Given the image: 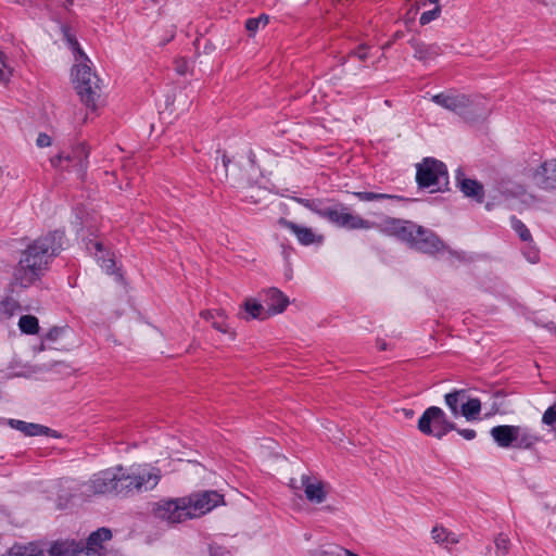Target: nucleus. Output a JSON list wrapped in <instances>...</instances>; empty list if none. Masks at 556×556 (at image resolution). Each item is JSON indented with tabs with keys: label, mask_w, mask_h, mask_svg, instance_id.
Here are the masks:
<instances>
[{
	"label": "nucleus",
	"mask_w": 556,
	"mask_h": 556,
	"mask_svg": "<svg viewBox=\"0 0 556 556\" xmlns=\"http://www.w3.org/2000/svg\"><path fill=\"white\" fill-rule=\"evenodd\" d=\"M64 37L67 41V43L71 46V48L79 54V56L84 60H87L86 54L81 51L78 41L76 38L70 34L68 29L66 27L62 28Z\"/></svg>",
	"instance_id": "58836bf2"
},
{
	"label": "nucleus",
	"mask_w": 556,
	"mask_h": 556,
	"mask_svg": "<svg viewBox=\"0 0 556 556\" xmlns=\"http://www.w3.org/2000/svg\"><path fill=\"white\" fill-rule=\"evenodd\" d=\"M268 15L261 14L258 17L247 20L245 28L251 35H254L261 27H265L268 24Z\"/></svg>",
	"instance_id": "2f4dec72"
},
{
	"label": "nucleus",
	"mask_w": 556,
	"mask_h": 556,
	"mask_svg": "<svg viewBox=\"0 0 556 556\" xmlns=\"http://www.w3.org/2000/svg\"><path fill=\"white\" fill-rule=\"evenodd\" d=\"M222 160H223V166H224V168L226 169V168H227V164H228L229 160L226 157V155H223Z\"/></svg>",
	"instance_id": "5fc2aeb1"
},
{
	"label": "nucleus",
	"mask_w": 556,
	"mask_h": 556,
	"mask_svg": "<svg viewBox=\"0 0 556 556\" xmlns=\"http://www.w3.org/2000/svg\"><path fill=\"white\" fill-rule=\"evenodd\" d=\"M9 556H51L35 544L14 545L9 551Z\"/></svg>",
	"instance_id": "a878e982"
},
{
	"label": "nucleus",
	"mask_w": 556,
	"mask_h": 556,
	"mask_svg": "<svg viewBox=\"0 0 556 556\" xmlns=\"http://www.w3.org/2000/svg\"><path fill=\"white\" fill-rule=\"evenodd\" d=\"M420 231H416L409 244L424 253L433 254L443 249L442 241L430 230L417 226Z\"/></svg>",
	"instance_id": "2eb2a0df"
},
{
	"label": "nucleus",
	"mask_w": 556,
	"mask_h": 556,
	"mask_svg": "<svg viewBox=\"0 0 556 556\" xmlns=\"http://www.w3.org/2000/svg\"><path fill=\"white\" fill-rule=\"evenodd\" d=\"M121 471L117 466L101 470L91 476V478L83 484L81 493L85 495H101L113 493L119 494Z\"/></svg>",
	"instance_id": "1a4fd4ad"
},
{
	"label": "nucleus",
	"mask_w": 556,
	"mask_h": 556,
	"mask_svg": "<svg viewBox=\"0 0 556 556\" xmlns=\"http://www.w3.org/2000/svg\"><path fill=\"white\" fill-rule=\"evenodd\" d=\"M214 314H215V316H218V317H220L223 319L226 318V314H225V312L223 309L216 311V313H214Z\"/></svg>",
	"instance_id": "864d4df0"
},
{
	"label": "nucleus",
	"mask_w": 556,
	"mask_h": 556,
	"mask_svg": "<svg viewBox=\"0 0 556 556\" xmlns=\"http://www.w3.org/2000/svg\"><path fill=\"white\" fill-rule=\"evenodd\" d=\"M279 224L289 229L294 233L298 241L303 245H309L315 242L320 243L323 241V236L316 235L312 228L300 226L293 222L287 220L285 218L279 219Z\"/></svg>",
	"instance_id": "6ab92c4d"
},
{
	"label": "nucleus",
	"mask_w": 556,
	"mask_h": 556,
	"mask_svg": "<svg viewBox=\"0 0 556 556\" xmlns=\"http://www.w3.org/2000/svg\"><path fill=\"white\" fill-rule=\"evenodd\" d=\"M528 260L531 262V263H535L538 261V253L535 251L529 253L528 255Z\"/></svg>",
	"instance_id": "603ef678"
},
{
	"label": "nucleus",
	"mask_w": 556,
	"mask_h": 556,
	"mask_svg": "<svg viewBox=\"0 0 556 556\" xmlns=\"http://www.w3.org/2000/svg\"><path fill=\"white\" fill-rule=\"evenodd\" d=\"M495 544V555L496 556H507L509 552L510 541L507 536L500 534L494 540Z\"/></svg>",
	"instance_id": "72a5a7b5"
},
{
	"label": "nucleus",
	"mask_w": 556,
	"mask_h": 556,
	"mask_svg": "<svg viewBox=\"0 0 556 556\" xmlns=\"http://www.w3.org/2000/svg\"><path fill=\"white\" fill-rule=\"evenodd\" d=\"M402 413H403V415H404L406 418H408V419L413 418V417H414V415H415L414 410H413V409H410V408H403V409H402Z\"/></svg>",
	"instance_id": "3c124183"
},
{
	"label": "nucleus",
	"mask_w": 556,
	"mask_h": 556,
	"mask_svg": "<svg viewBox=\"0 0 556 556\" xmlns=\"http://www.w3.org/2000/svg\"><path fill=\"white\" fill-rule=\"evenodd\" d=\"M112 533L106 528H100L92 532L85 544L75 541L56 543L51 552L63 556H103L105 547L103 543L110 541Z\"/></svg>",
	"instance_id": "39448f33"
},
{
	"label": "nucleus",
	"mask_w": 556,
	"mask_h": 556,
	"mask_svg": "<svg viewBox=\"0 0 556 556\" xmlns=\"http://www.w3.org/2000/svg\"><path fill=\"white\" fill-rule=\"evenodd\" d=\"M431 101L470 121L485 117L489 114V110L482 108L480 101L457 91H446L434 94Z\"/></svg>",
	"instance_id": "20e7f679"
},
{
	"label": "nucleus",
	"mask_w": 556,
	"mask_h": 556,
	"mask_svg": "<svg viewBox=\"0 0 556 556\" xmlns=\"http://www.w3.org/2000/svg\"><path fill=\"white\" fill-rule=\"evenodd\" d=\"M542 424L553 430L556 428V402L544 412Z\"/></svg>",
	"instance_id": "c9c22d12"
},
{
	"label": "nucleus",
	"mask_w": 556,
	"mask_h": 556,
	"mask_svg": "<svg viewBox=\"0 0 556 556\" xmlns=\"http://www.w3.org/2000/svg\"><path fill=\"white\" fill-rule=\"evenodd\" d=\"M261 294L270 317L283 313L289 305L288 296L275 287L263 290Z\"/></svg>",
	"instance_id": "f3484780"
},
{
	"label": "nucleus",
	"mask_w": 556,
	"mask_h": 556,
	"mask_svg": "<svg viewBox=\"0 0 556 556\" xmlns=\"http://www.w3.org/2000/svg\"><path fill=\"white\" fill-rule=\"evenodd\" d=\"M416 168V181L419 188L429 189L431 193L442 192L447 188V168L441 161L425 157Z\"/></svg>",
	"instance_id": "423d86ee"
},
{
	"label": "nucleus",
	"mask_w": 556,
	"mask_h": 556,
	"mask_svg": "<svg viewBox=\"0 0 556 556\" xmlns=\"http://www.w3.org/2000/svg\"><path fill=\"white\" fill-rule=\"evenodd\" d=\"M375 227L379 228L381 232L394 236L407 243L413 240L416 231H420L416 224L392 217L384 218L379 225L375 224Z\"/></svg>",
	"instance_id": "4468645a"
},
{
	"label": "nucleus",
	"mask_w": 556,
	"mask_h": 556,
	"mask_svg": "<svg viewBox=\"0 0 556 556\" xmlns=\"http://www.w3.org/2000/svg\"><path fill=\"white\" fill-rule=\"evenodd\" d=\"M417 428L422 434L442 439L446 433L455 430L456 426L447 419L442 408L430 406L420 416Z\"/></svg>",
	"instance_id": "6e6552de"
},
{
	"label": "nucleus",
	"mask_w": 556,
	"mask_h": 556,
	"mask_svg": "<svg viewBox=\"0 0 556 556\" xmlns=\"http://www.w3.org/2000/svg\"><path fill=\"white\" fill-rule=\"evenodd\" d=\"M212 327H213L214 329H216L217 331H219V332L228 333L232 340H233V339H235V337H236L235 331L229 330V328H228V326L226 325V323H225V321H217V320H213V321H212Z\"/></svg>",
	"instance_id": "37998d69"
},
{
	"label": "nucleus",
	"mask_w": 556,
	"mask_h": 556,
	"mask_svg": "<svg viewBox=\"0 0 556 556\" xmlns=\"http://www.w3.org/2000/svg\"><path fill=\"white\" fill-rule=\"evenodd\" d=\"M187 503L186 496L161 500L153 505L152 513L156 519L167 523H180L191 519Z\"/></svg>",
	"instance_id": "9d476101"
},
{
	"label": "nucleus",
	"mask_w": 556,
	"mask_h": 556,
	"mask_svg": "<svg viewBox=\"0 0 556 556\" xmlns=\"http://www.w3.org/2000/svg\"><path fill=\"white\" fill-rule=\"evenodd\" d=\"M456 182L462 192L466 197L472 198L479 203L483 201V186L479 181L475 179L465 178L464 174L460 170H458L456 174Z\"/></svg>",
	"instance_id": "412c9836"
},
{
	"label": "nucleus",
	"mask_w": 556,
	"mask_h": 556,
	"mask_svg": "<svg viewBox=\"0 0 556 556\" xmlns=\"http://www.w3.org/2000/svg\"><path fill=\"white\" fill-rule=\"evenodd\" d=\"M89 151L85 144H78L72 152H60L50 159V163L54 168L62 170H75L78 175H83L87 167V159Z\"/></svg>",
	"instance_id": "9b49d317"
},
{
	"label": "nucleus",
	"mask_w": 556,
	"mask_h": 556,
	"mask_svg": "<svg viewBox=\"0 0 556 556\" xmlns=\"http://www.w3.org/2000/svg\"><path fill=\"white\" fill-rule=\"evenodd\" d=\"M68 4H72L73 3V0H66Z\"/></svg>",
	"instance_id": "bf43d9fd"
},
{
	"label": "nucleus",
	"mask_w": 556,
	"mask_h": 556,
	"mask_svg": "<svg viewBox=\"0 0 556 556\" xmlns=\"http://www.w3.org/2000/svg\"><path fill=\"white\" fill-rule=\"evenodd\" d=\"M18 328L23 333L36 334L39 331L38 318L33 315H23L18 320Z\"/></svg>",
	"instance_id": "c85d7f7f"
},
{
	"label": "nucleus",
	"mask_w": 556,
	"mask_h": 556,
	"mask_svg": "<svg viewBox=\"0 0 556 556\" xmlns=\"http://www.w3.org/2000/svg\"><path fill=\"white\" fill-rule=\"evenodd\" d=\"M94 247L97 248V250H98L99 252H102V244H101V243L96 242V243H94Z\"/></svg>",
	"instance_id": "6e6d98bb"
},
{
	"label": "nucleus",
	"mask_w": 556,
	"mask_h": 556,
	"mask_svg": "<svg viewBox=\"0 0 556 556\" xmlns=\"http://www.w3.org/2000/svg\"><path fill=\"white\" fill-rule=\"evenodd\" d=\"M63 232H49L34 240L23 252L14 270L15 281L24 288L35 283L48 268L49 260L62 249Z\"/></svg>",
	"instance_id": "f257e3e1"
},
{
	"label": "nucleus",
	"mask_w": 556,
	"mask_h": 556,
	"mask_svg": "<svg viewBox=\"0 0 556 556\" xmlns=\"http://www.w3.org/2000/svg\"><path fill=\"white\" fill-rule=\"evenodd\" d=\"M511 227L518 233V236L520 237V239L522 241H528V242L532 241V237H531L529 229L521 220L513 217L511 218Z\"/></svg>",
	"instance_id": "473e14b6"
},
{
	"label": "nucleus",
	"mask_w": 556,
	"mask_h": 556,
	"mask_svg": "<svg viewBox=\"0 0 556 556\" xmlns=\"http://www.w3.org/2000/svg\"><path fill=\"white\" fill-rule=\"evenodd\" d=\"M437 54H438V47H434V46L418 45L415 48V56L418 60H427Z\"/></svg>",
	"instance_id": "f704fd0d"
},
{
	"label": "nucleus",
	"mask_w": 556,
	"mask_h": 556,
	"mask_svg": "<svg viewBox=\"0 0 556 556\" xmlns=\"http://www.w3.org/2000/svg\"><path fill=\"white\" fill-rule=\"evenodd\" d=\"M11 76L12 70L7 63L4 54L0 51V83H8Z\"/></svg>",
	"instance_id": "e433bc0d"
},
{
	"label": "nucleus",
	"mask_w": 556,
	"mask_h": 556,
	"mask_svg": "<svg viewBox=\"0 0 556 556\" xmlns=\"http://www.w3.org/2000/svg\"><path fill=\"white\" fill-rule=\"evenodd\" d=\"M541 439L542 438L530 427L515 425V448L530 450L534 447Z\"/></svg>",
	"instance_id": "aec40b11"
},
{
	"label": "nucleus",
	"mask_w": 556,
	"mask_h": 556,
	"mask_svg": "<svg viewBox=\"0 0 556 556\" xmlns=\"http://www.w3.org/2000/svg\"><path fill=\"white\" fill-rule=\"evenodd\" d=\"M296 202L300 203L301 205H303L304 207L308 208L309 211L314 212L319 217H321V212H324L328 201H324V200H319V199L309 200V199L298 198Z\"/></svg>",
	"instance_id": "7c9ffc66"
},
{
	"label": "nucleus",
	"mask_w": 556,
	"mask_h": 556,
	"mask_svg": "<svg viewBox=\"0 0 556 556\" xmlns=\"http://www.w3.org/2000/svg\"><path fill=\"white\" fill-rule=\"evenodd\" d=\"M431 536L438 544L453 545L458 543L457 536L441 526H435L432 529Z\"/></svg>",
	"instance_id": "bb28decb"
},
{
	"label": "nucleus",
	"mask_w": 556,
	"mask_h": 556,
	"mask_svg": "<svg viewBox=\"0 0 556 556\" xmlns=\"http://www.w3.org/2000/svg\"><path fill=\"white\" fill-rule=\"evenodd\" d=\"M375 227L379 228L381 232L394 236L407 243L413 240L416 231H420L416 224L392 217L384 218L379 225L375 224Z\"/></svg>",
	"instance_id": "ddd939ff"
},
{
	"label": "nucleus",
	"mask_w": 556,
	"mask_h": 556,
	"mask_svg": "<svg viewBox=\"0 0 556 556\" xmlns=\"http://www.w3.org/2000/svg\"><path fill=\"white\" fill-rule=\"evenodd\" d=\"M301 486L308 502L321 504L326 501L328 490L326 483L321 480L303 475L301 477Z\"/></svg>",
	"instance_id": "dca6fc26"
},
{
	"label": "nucleus",
	"mask_w": 556,
	"mask_h": 556,
	"mask_svg": "<svg viewBox=\"0 0 556 556\" xmlns=\"http://www.w3.org/2000/svg\"><path fill=\"white\" fill-rule=\"evenodd\" d=\"M321 218L327 219L337 227L348 230L371 229L375 227V223L357 214H353L350 212L349 207L342 203L329 204V202H327L324 212H321Z\"/></svg>",
	"instance_id": "0eeeda50"
},
{
	"label": "nucleus",
	"mask_w": 556,
	"mask_h": 556,
	"mask_svg": "<svg viewBox=\"0 0 556 556\" xmlns=\"http://www.w3.org/2000/svg\"><path fill=\"white\" fill-rule=\"evenodd\" d=\"M467 394L465 390H454L453 392L445 394V404L454 417L460 416L462 403H464Z\"/></svg>",
	"instance_id": "393cba45"
},
{
	"label": "nucleus",
	"mask_w": 556,
	"mask_h": 556,
	"mask_svg": "<svg viewBox=\"0 0 556 556\" xmlns=\"http://www.w3.org/2000/svg\"><path fill=\"white\" fill-rule=\"evenodd\" d=\"M441 12V8L437 5L434 9L424 12L420 15L419 22L421 25H426L435 20Z\"/></svg>",
	"instance_id": "ea45409f"
},
{
	"label": "nucleus",
	"mask_w": 556,
	"mask_h": 556,
	"mask_svg": "<svg viewBox=\"0 0 556 556\" xmlns=\"http://www.w3.org/2000/svg\"><path fill=\"white\" fill-rule=\"evenodd\" d=\"M200 316L205 320L213 321L215 320V314L212 311L205 309L200 313Z\"/></svg>",
	"instance_id": "8fccbe9b"
},
{
	"label": "nucleus",
	"mask_w": 556,
	"mask_h": 556,
	"mask_svg": "<svg viewBox=\"0 0 556 556\" xmlns=\"http://www.w3.org/2000/svg\"><path fill=\"white\" fill-rule=\"evenodd\" d=\"M176 71L177 73H179L180 75H185L188 71V64L185 60H180L177 62V66H176Z\"/></svg>",
	"instance_id": "09e8293b"
},
{
	"label": "nucleus",
	"mask_w": 556,
	"mask_h": 556,
	"mask_svg": "<svg viewBox=\"0 0 556 556\" xmlns=\"http://www.w3.org/2000/svg\"><path fill=\"white\" fill-rule=\"evenodd\" d=\"M121 471L119 494L132 496L153 491L162 479V471L152 464H132L128 467L117 466Z\"/></svg>",
	"instance_id": "f03ea898"
},
{
	"label": "nucleus",
	"mask_w": 556,
	"mask_h": 556,
	"mask_svg": "<svg viewBox=\"0 0 556 556\" xmlns=\"http://www.w3.org/2000/svg\"><path fill=\"white\" fill-rule=\"evenodd\" d=\"M52 143V139L49 135L47 134H39L38 137H37V140H36V144L39 147V148H46V147H50Z\"/></svg>",
	"instance_id": "c03bdc74"
},
{
	"label": "nucleus",
	"mask_w": 556,
	"mask_h": 556,
	"mask_svg": "<svg viewBox=\"0 0 556 556\" xmlns=\"http://www.w3.org/2000/svg\"><path fill=\"white\" fill-rule=\"evenodd\" d=\"M429 2L437 4L439 2V0H429Z\"/></svg>",
	"instance_id": "4d7b16f0"
},
{
	"label": "nucleus",
	"mask_w": 556,
	"mask_h": 556,
	"mask_svg": "<svg viewBox=\"0 0 556 556\" xmlns=\"http://www.w3.org/2000/svg\"><path fill=\"white\" fill-rule=\"evenodd\" d=\"M316 556H349V549L340 546H329L328 548L319 549Z\"/></svg>",
	"instance_id": "4c0bfd02"
},
{
	"label": "nucleus",
	"mask_w": 556,
	"mask_h": 556,
	"mask_svg": "<svg viewBox=\"0 0 556 556\" xmlns=\"http://www.w3.org/2000/svg\"><path fill=\"white\" fill-rule=\"evenodd\" d=\"M191 519L201 517L216 506L224 504V496L217 491H204L186 496Z\"/></svg>",
	"instance_id": "f8f14e48"
},
{
	"label": "nucleus",
	"mask_w": 556,
	"mask_h": 556,
	"mask_svg": "<svg viewBox=\"0 0 556 556\" xmlns=\"http://www.w3.org/2000/svg\"><path fill=\"white\" fill-rule=\"evenodd\" d=\"M481 410V402L478 399H467L462 403L460 415L467 420L475 419Z\"/></svg>",
	"instance_id": "cd10ccee"
},
{
	"label": "nucleus",
	"mask_w": 556,
	"mask_h": 556,
	"mask_svg": "<svg viewBox=\"0 0 556 556\" xmlns=\"http://www.w3.org/2000/svg\"><path fill=\"white\" fill-rule=\"evenodd\" d=\"M355 56H357L359 60L364 61L367 58V47L361 46L357 50L353 52Z\"/></svg>",
	"instance_id": "de8ad7c7"
},
{
	"label": "nucleus",
	"mask_w": 556,
	"mask_h": 556,
	"mask_svg": "<svg viewBox=\"0 0 556 556\" xmlns=\"http://www.w3.org/2000/svg\"><path fill=\"white\" fill-rule=\"evenodd\" d=\"M62 333V329L61 328H52L49 330V332L46 334V339L47 340H50V341H55L59 339V337L61 336Z\"/></svg>",
	"instance_id": "a18cd8bd"
},
{
	"label": "nucleus",
	"mask_w": 556,
	"mask_h": 556,
	"mask_svg": "<svg viewBox=\"0 0 556 556\" xmlns=\"http://www.w3.org/2000/svg\"><path fill=\"white\" fill-rule=\"evenodd\" d=\"M210 556H232V553L227 547L213 543L210 545Z\"/></svg>",
	"instance_id": "a19ab883"
},
{
	"label": "nucleus",
	"mask_w": 556,
	"mask_h": 556,
	"mask_svg": "<svg viewBox=\"0 0 556 556\" xmlns=\"http://www.w3.org/2000/svg\"><path fill=\"white\" fill-rule=\"evenodd\" d=\"M380 348H381L382 350H384V349H386V345H384V344H380Z\"/></svg>",
	"instance_id": "13d9d810"
},
{
	"label": "nucleus",
	"mask_w": 556,
	"mask_h": 556,
	"mask_svg": "<svg viewBox=\"0 0 556 556\" xmlns=\"http://www.w3.org/2000/svg\"><path fill=\"white\" fill-rule=\"evenodd\" d=\"M456 430L466 440H472L476 438V431L473 429H456Z\"/></svg>",
	"instance_id": "49530a36"
},
{
	"label": "nucleus",
	"mask_w": 556,
	"mask_h": 556,
	"mask_svg": "<svg viewBox=\"0 0 556 556\" xmlns=\"http://www.w3.org/2000/svg\"><path fill=\"white\" fill-rule=\"evenodd\" d=\"M533 180L542 189H555L556 159L543 162L533 173Z\"/></svg>",
	"instance_id": "a211bd4d"
},
{
	"label": "nucleus",
	"mask_w": 556,
	"mask_h": 556,
	"mask_svg": "<svg viewBox=\"0 0 556 556\" xmlns=\"http://www.w3.org/2000/svg\"><path fill=\"white\" fill-rule=\"evenodd\" d=\"M494 442L503 448H515V425L495 426L490 430Z\"/></svg>",
	"instance_id": "4be33fe9"
},
{
	"label": "nucleus",
	"mask_w": 556,
	"mask_h": 556,
	"mask_svg": "<svg viewBox=\"0 0 556 556\" xmlns=\"http://www.w3.org/2000/svg\"><path fill=\"white\" fill-rule=\"evenodd\" d=\"M97 260L100 264V266L108 273V274H114L115 268V261L111 257H100L97 256Z\"/></svg>",
	"instance_id": "79ce46f5"
},
{
	"label": "nucleus",
	"mask_w": 556,
	"mask_h": 556,
	"mask_svg": "<svg viewBox=\"0 0 556 556\" xmlns=\"http://www.w3.org/2000/svg\"><path fill=\"white\" fill-rule=\"evenodd\" d=\"M9 425L12 428L23 432L25 435H28V437H36V435H43V434L48 435L51 431V429L48 427H45V426H41L38 424L26 422V421L17 420V419H10Z\"/></svg>",
	"instance_id": "b1692460"
},
{
	"label": "nucleus",
	"mask_w": 556,
	"mask_h": 556,
	"mask_svg": "<svg viewBox=\"0 0 556 556\" xmlns=\"http://www.w3.org/2000/svg\"><path fill=\"white\" fill-rule=\"evenodd\" d=\"M73 84L81 102L96 111L101 101L100 79L86 63L76 64L72 71Z\"/></svg>",
	"instance_id": "7ed1b4c3"
},
{
	"label": "nucleus",
	"mask_w": 556,
	"mask_h": 556,
	"mask_svg": "<svg viewBox=\"0 0 556 556\" xmlns=\"http://www.w3.org/2000/svg\"><path fill=\"white\" fill-rule=\"evenodd\" d=\"M242 308L244 309V315H240V317L244 320L258 319L266 320L269 318L268 311L261 303V301L254 298H248L242 304Z\"/></svg>",
	"instance_id": "5701e85b"
},
{
	"label": "nucleus",
	"mask_w": 556,
	"mask_h": 556,
	"mask_svg": "<svg viewBox=\"0 0 556 556\" xmlns=\"http://www.w3.org/2000/svg\"><path fill=\"white\" fill-rule=\"evenodd\" d=\"M359 201L363 202H371V201H378L383 199H394V200H402L399 195H391L387 193H378V192H367V191H357L353 193Z\"/></svg>",
	"instance_id": "c756f323"
}]
</instances>
